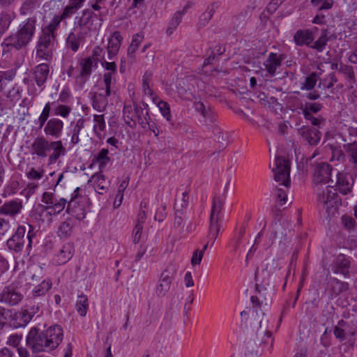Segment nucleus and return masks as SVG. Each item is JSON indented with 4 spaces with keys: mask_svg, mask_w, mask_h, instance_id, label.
I'll use <instances>...</instances> for the list:
<instances>
[{
    "mask_svg": "<svg viewBox=\"0 0 357 357\" xmlns=\"http://www.w3.org/2000/svg\"><path fill=\"white\" fill-rule=\"evenodd\" d=\"M63 339V328L59 325H52L45 330L37 326L31 327L26 336V346L17 348L20 357H30L31 350L33 354H52L56 350Z\"/></svg>",
    "mask_w": 357,
    "mask_h": 357,
    "instance_id": "nucleus-1",
    "label": "nucleus"
},
{
    "mask_svg": "<svg viewBox=\"0 0 357 357\" xmlns=\"http://www.w3.org/2000/svg\"><path fill=\"white\" fill-rule=\"evenodd\" d=\"M336 177L335 189L333 186L328 185L317 190V201L326 211L334 208L339 202L340 199L337 191L343 195L351 193L356 178L351 174L340 172H337Z\"/></svg>",
    "mask_w": 357,
    "mask_h": 357,
    "instance_id": "nucleus-2",
    "label": "nucleus"
},
{
    "mask_svg": "<svg viewBox=\"0 0 357 357\" xmlns=\"http://www.w3.org/2000/svg\"><path fill=\"white\" fill-rule=\"evenodd\" d=\"M37 19L31 17L20 24L17 31L7 37L2 43L3 52L10 51L11 47L21 50L32 40L36 30Z\"/></svg>",
    "mask_w": 357,
    "mask_h": 357,
    "instance_id": "nucleus-3",
    "label": "nucleus"
},
{
    "mask_svg": "<svg viewBox=\"0 0 357 357\" xmlns=\"http://www.w3.org/2000/svg\"><path fill=\"white\" fill-rule=\"evenodd\" d=\"M59 27L51 21L43 26L36 45L37 58L49 61L53 56V50L57 43Z\"/></svg>",
    "mask_w": 357,
    "mask_h": 357,
    "instance_id": "nucleus-4",
    "label": "nucleus"
},
{
    "mask_svg": "<svg viewBox=\"0 0 357 357\" xmlns=\"http://www.w3.org/2000/svg\"><path fill=\"white\" fill-rule=\"evenodd\" d=\"M51 149L53 151L49 155V161L51 163L55 162L66 153V149L61 140L48 141L44 136L35 138L31 144L32 154H36L40 158H46Z\"/></svg>",
    "mask_w": 357,
    "mask_h": 357,
    "instance_id": "nucleus-5",
    "label": "nucleus"
},
{
    "mask_svg": "<svg viewBox=\"0 0 357 357\" xmlns=\"http://www.w3.org/2000/svg\"><path fill=\"white\" fill-rule=\"evenodd\" d=\"M123 116L125 123L131 128H135L138 123L142 128L147 126V119H149L148 111L144 109L132 100V104L126 102L123 109Z\"/></svg>",
    "mask_w": 357,
    "mask_h": 357,
    "instance_id": "nucleus-6",
    "label": "nucleus"
},
{
    "mask_svg": "<svg viewBox=\"0 0 357 357\" xmlns=\"http://www.w3.org/2000/svg\"><path fill=\"white\" fill-rule=\"evenodd\" d=\"M102 24V18L92 10L86 9L82 11L81 15L75 17L73 30L89 36L92 31H96Z\"/></svg>",
    "mask_w": 357,
    "mask_h": 357,
    "instance_id": "nucleus-7",
    "label": "nucleus"
},
{
    "mask_svg": "<svg viewBox=\"0 0 357 357\" xmlns=\"http://www.w3.org/2000/svg\"><path fill=\"white\" fill-rule=\"evenodd\" d=\"M80 188H76L70 195V199L66 206V213L78 220L86 217V207L88 199L79 194Z\"/></svg>",
    "mask_w": 357,
    "mask_h": 357,
    "instance_id": "nucleus-8",
    "label": "nucleus"
},
{
    "mask_svg": "<svg viewBox=\"0 0 357 357\" xmlns=\"http://www.w3.org/2000/svg\"><path fill=\"white\" fill-rule=\"evenodd\" d=\"M38 305H26L11 315V321L14 328H24L38 312Z\"/></svg>",
    "mask_w": 357,
    "mask_h": 357,
    "instance_id": "nucleus-9",
    "label": "nucleus"
},
{
    "mask_svg": "<svg viewBox=\"0 0 357 357\" xmlns=\"http://www.w3.org/2000/svg\"><path fill=\"white\" fill-rule=\"evenodd\" d=\"M223 207V200L220 197H215L213 199L209 226V238L215 240L220 231L219 220L221 211Z\"/></svg>",
    "mask_w": 357,
    "mask_h": 357,
    "instance_id": "nucleus-10",
    "label": "nucleus"
},
{
    "mask_svg": "<svg viewBox=\"0 0 357 357\" xmlns=\"http://www.w3.org/2000/svg\"><path fill=\"white\" fill-rule=\"evenodd\" d=\"M272 171L274 173V179L280 184L285 187L289 186L290 166L287 160L281 157H277L275 160Z\"/></svg>",
    "mask_w": 357,
    "mask_h": 357,
    "instance_id": "nucleus-11",
    "label": "nucleus"
},
{
    "mask_svg": "<svg viewBox=\"0 0 357 357\" xmlns=\"http://www.w3.org/2000/svg\"><path fill=\"white\" fill-rule=\"evenodd\" d=\"M23 298V294L13 284L4 287L0 292V303L9 307L17 305Z\"/></svg>",
    "mask_w": 357,
    "mask_h": 357,
    "instance_id": "nucleus-12",
    "label": "nucleus"
},
{
    "mask_svg": "<svg viewBox=\"0 0 357 357\" xmlns=\"http://www.w3.org/2000/svg\"><path fill=\"white\" fill-rule=\"evenodd\" d=\"M23 207V202L20 199L6 201L0 206V215L9 218L15 224V218L22 213Z\"/></svg>",
    "mask_w": 357,
    "mask_h": 357,
    "instance_id": "nucleus-13",
    "label": "nucleus"
},
{
    "mask_svg": "<svg viewBox=\"0 0 357 357\" xmlns=\"http://www.w3.org/2000/svg\"><path fill=\"white\" fill-rule=\"evenodd\" d=\"M175 272L176 268L172 264L168 265L162 271L155 287V293L158 296H165L168 292Z\"/></svg>",
    "mask_w": 357,
    "mask_h": 357,
    "instance_id": "nucleus-14",
    "label": "nucleus"
},
{
    "mask_svg": "<svg viewBox=\"0 0 357 357\" xmlns=\"http://www.w3.org/2000/svg\"><path fill=\"white\" fill-rule=\"evenodd\" d=\"M333 167L332 166L324 162L317 163L314 166V174H313V182L317 185V188H319L318 185L321 183H326L330 181V178L332 174ZM323 187H321V189ZM318 189H317V190Z\"/></svg>",
    "mask_w": 357,
    "mask_h": 357,
    "instance_id": "nucleus-15",
    "label": "nucleus"
},
{
    "mask_svg": "<svg viewBox=\"0 0 357 357\" xmlns=\"http://www.w3.org/2000/svg\"><path fill=\"white\" fill-rule=\"evenodd\" d=\"M31 75V79L42 91L45 88V84L50 76V66L47 63H40L32 69Z\"/></svg>",
    "mask_w": 357,
    "mask_h": 357,
    "instance_id": "nucleus-16",
    "label": "nucleus"
},
{
    "mask_svg": "<svg viewBox=\"0 0 357 357\" xmlns=\"http://www.w3.org/2000/svg\"><path fill=\"white\" fill-rule=\"evenodd\" d=\"M63 128L64 123L62 120L57 117H52L43 128V132L47 137L59 139L63 134Z\"/></svg>",
    "mask_w": 357,
    "mask_h": 357,
    "instance_id": "nucleus-17",
    "label": "nucleus"
},
{
    "mask_svg": "<svg viewBox=\"0 0 357 357\" xmlns=\"http://www.w3.org/2000/svg\"><path fill=\"white\" fill-rule=\"evenodd\" d=\"M300 139L312 146L318 144L321 139V133L315 128L303 126L298 130Z\"/></svg>",
    "mask_w": 357,
    "mask_h": 357,
    "instance_id": "nucleus-18",
    "label": "nucleus"
},
{
    "mask_svg": "<svg viewBox=\"0 0 357 357\" xmlns=\"http://www.w3.org/2000/svg\"><path fill=\"white\" fill-rule=\"evenodd\" d=\"M285 59L286 55L284 54L269 53L263 63L267 73L271 77L275 76L277 69L281 66L282 62Z\"/></svg>",
    "mask_w": 357,
    "mask_h": 357,
    "instance_id": "nucleus-19",
    "label": "nucleus"
},
{
    "mask_svg": "<svg viewBox=\"0 0 357 357\" xmlns=\"http://www.w3.org/2000/svg\"><path fill=\"white\" fill-rule=\"evenodd\" d=\"M25 233L26 227L22 225L19 226L15 234L7 241V246L8 249L13 250L15 252H21L25 243Z\"/></svg>",
    "mask_w": 357,
    "mask_h": 357,
    "instance_id": "nucleus-20",
    "label": "nucleus"
},
{
    "mask_svg": "<svg viewBox=\"0 0 357 357\" xmlns=\"http://www.w3.org/2000/svg\"><path fill=\"white\" fill-rule=\"evenodd\" d=\"M351 266L350 258L344 255H339L333 261L331 270L334 273L342 274L345 278L349 277Z\"/></svg>",
    "mask_w": 357,
    "mask_h": 357,
    "instance_id": "nucleus-21",
    "label": "nucleus"
},
{
    "mask_svg": "<svg viewBox=\"0 0 357 357\" xmlns=\"http://www.w3.org/2000/svg\"><path fill=\"white\" fill-rule=\"evenodd\" d=\"M75 249L73 243L64 244L54 255V261L56 265H62L67 263L73 256Z\"/></svg>",
    "mask_w": 357,
    "mask_h": 357,
    "instance_id": "nucleus-22",
    "label": "nucleus"
},
{
    "mask_svg": "<svg viewBox=\"0 0 357 357\" xmlns=\"http://www.w3.org/2000/svg\"><path fill=\"white\" fill-rule=\"evenodd\" d=\"M80 72L77 75V79L85 82L90 77L93 70L98 68L96 61H93L90 58H84L79 62Z\"/></svg>",
    "mask_w": 357,
    "mask_h": 357,
    "instance_id": "nucleus-23",
    "label": "nucleus"
},
{
    "mask_svg": "<svg viewBox=\"0 0 357 357\" xmlns=\"http://www.w3.org/2000/svg\"><path fill=\"white\" fill-rule=\"evenodd\" d=\"M86 37L84 34L73 29L66 38V46L73 52H76L80 45L85 43Z\"/></svg>",
    "mask_w": 357,
    "mask_h": 357,
    "instance_id": "nucleus-24",
    "label": "nucleus"
},
{
    "mask_svg": "<svg viewBox=\"0 0 357 357\" xmlns=\"http://www.w3.org/2000/svg\"><path fill=\"white\" fill-rule=\"evenodd\" d=\"M333 333L339 341L342 342L348 337H353L355 335V331L351 329L349 323L341 320L335 326Z\"/></svg>",
    "mask_w": 357,
    "mask_h": 357,
    "instance_id": "nucleus-25",
    "label": "nucleus"
},
{
    "mask_svg": "<svg viewBox=\"0 0 357 357\" xmlns=\"http://www.w3.org/2000/svg\"><path fill=\"white\" fill-rule=\"evenodd\" d=\"M110 96L100 90L94 92L91 97L93 108L99 112H103L108 105V98Z\"/></svg>",
    "mask_w": 357,
    "mask_h": 357,
    "instance_id": "nucleus-26",
    "label": "nucleus"
},
{
    "mask_svg": "<svg viewBox=\"0 0 357 357\" xmlns=\"http://www.w3.org/2000/svg\"><path fill=\"white\" fill-rule=\"evenodd\" d=\"M314 39L313 32L310 29L298 30L294 36V41L298 46L304 45L310 47V44Z\"/></svg>",
    "mask_w": 357,
    "mask_h": 357,
    "instance_id": "nucleus-27",
    "label": "nucleus"
},
{
    "mask_svg": "<svg viewBox=\"0 0 357 357\" xmlns=\"http://www.w3.org/2000/svg\"><path fill=\"white\" fill-rule=\"evenodd\" d=\"M79 8L78 6L70 3L63 8L61 15H55L50 21L59 28L61 22L71 17Z\"/></svg>",
    "mask_w": 357,
    "mask_h": 357,
    "instance_id": "nucleus-28",
    "label": "nucleus"
},
{
    "mask_svg": "<svg viewBox=\"0 0 357 357\" xmlns=\"http://www.w3.org/2000/svg\"><path fill=\"white\" fill-rule=\"evenodd\" d=\"M343 149L348 157L349 163L357 171V142L344 144Z\"/></svg>",
    "mask_w": 357,
    "mask_h": 357,
    "instance_id": "nucleus-29",
    "label": "nucleus"
},
{
    "mask_svg": "<svg viewBox=\"0 0 357 357\" xmlns=\"http://www.w3.org/2000/svg\"><path fill=\"white\" fill-rule=\"evenodd\" d=\"M219 7L218 2H213L208 5L205 10L199 17L197 26L199 28L204 27L211 20L216 9Z\"/></svg>",
    "mask_w": 357,
    "mask_h": 357,
    "instance_id": "nucleus-30",
    "label": "nucleus"
},
{
    "mask_svg": "<svg viewBox=\"0 0 357 357\" xmlns=\"http://www.w3.org/2000/svg\"><path fill=\"white\" fill-rule=\"evenodd\" d=\"M91 181L93 182V187L99 194L102 195L107 191L109 181H106L105 176L101 172L94 174Z\"/></svg>",
    "mask_w": 357,
    "mask_h": 357,
    "instance_id": "nucleus-31",
    "label": "nucleus"
},
{
    "mask_svg": "<svg viewBox=\"0 0 357 357\" xmlns=\"http://www.w3.org/2000/svg\"><path fill=\"white\" fill-rule=\"evenodd\" d=\"M349 288L347 282H342L337 278L331 279L329 283V291L332 298L336 297L343 291H346Z\"/></svg>",
    "mask_w": 357,
    "mask_h": 357,
    "instance_id": "nucleus-32",
    "label": "nucleus"
},
{
    "mask_svg": "<svg viewBox=\"0 0 357 357\" xmlns=\"http://www.w3.org/2000/svg\"><path fill=\"white\" fill-rule=\"evenodd\" d=\"M74 223L71 218H67L61 222L58 228V236L61 238H69L73 231Z\"/></svg>",
    "mask_w": 357,
    "mask_h": 357,
    "instance_id": "nucleus-33",
    "label": "nucleus"
},
{
    "mask_svg": "<svg viewBox=\"0 0 357 357\" xmlns=\"http://www.w3.org/2000/svg\"><path fill=\"white\" fill-rule=\"evenodd\" d=\"M93 130L96 135L98 139H102L103 137V135L102 132L105 130L106 125L104 119V115L102 114H95L93 115Z\"/></svg>",
    "mask_w": 357,
    "mask_h": 357,
    "instance_id": "nucleus-34",
    "label": "nucleus"
},
{
    "mask_svg": "<svg viewBox=\"0 0 357 357\" xmlns=\"http://www.w3.org/2000/svg\"><path fill=\"white\" fill-rule=\"evenodd\" d=\"M40 3L41 0H25L20 9V13L22 15H30L40 7Z\"/></svg>",
    "mask_w": 357,
    "mask_h": 357,
    "instance_id": "nucleus-35",
    "label": "nucleus"
},
{
    "mask_svg": "<svg viewBox=\"0 0 357 357\" xmlns=\"http://www.w3.org/2000/svg\"><path fill=\"white\" fill-rule=\"evenodd\" d=\"M14 13L2 12L0 15V36L5 33L9 29L12 21L15 19Z\"/></svg>",
    "mask_w": 357,
    "mask_h": 357,
    "instance_id": "nucleus-36",
    "label": "nucleus"
},
{
    "mask_svg": "<svg viewBox=\"0 0 357 357\" xmlns=\"http://www.w3.org/2000/svg\"><path fill=\"white\" fill-rule=\"evenodd\" d=\"M115 84L114 75L112 73H106L103 75V84L104 86L100 88V91L105 92L107 94H115V91L113 89V86Z\"/></svg>",
    "mask_w": 357,
    "mask_h": 357,
    "instance_id": "nucleus-37",
    "label": "nucleus"
},
{
    "mask_svg": "<svg viewBox=\"0 0 357 357\" xmlns=\"http://www.w3.org/2000/svg\"><path fill=\"white\" fill-rule=\"evenodd\" d=\"M329 31L327 29H324L319 38L310 45V47L316 50L319 52H322L327 45L328 41L330 40Z\"/></svg>",
    "mask_w": 357,
    "mask_h": 357,
    "instance_id": "nucleus-38",
    "label": "nucleus"
},
{
    "mask_svg": "<svg viewBox=\"0 0 357 357\" xmlns=\"http://www.w3.org/2000/svg\"><path fill=\"white\" fill-rule=\"evenodd\" d=\"M88 308H89L88 297L86 295H84V294H81L77 297V299L76 301V305H75V309H76L77 313L81 317H85L87 313Z\"/></svg>",
    "mask_w": 357,
    "mask_h": 357,
    "instance_id": "nucleus-39",
    "label": "nucleus"
},
{
    "mask_svg": "<svg viewBox=\"0 0 357 357\" xmlns=\"http://www.w3.org/2000/svg\"><path fill=\"white\" fill-rule=\"evenodd\" d=\"M52 285L50 280H44L39 284L34 287L32 290V295L34 297H39L46 294Z\"/></svg>",
    "mask_w": 357,
    "mask_h": 357,
    "instance_id": "nucleus-40",
    "label": "nucleus"
},
{
    "mask_svg": "<svg viewBox=\"0 0 357 357\" xmlns=\"http://www.w3.org/2000/svg\"><path fill=\"white\" fill-rule=\"evenodd\" d=\"M337 82V79L334 73H330L324 78L320 79L318 87L321 89H330L333 87L334 84Z\"/></svg>",
    "mask_w": 357,
    "mask_h": 357,
    "instance_id": "nucleus-41",
    "label": "nucleus"
},
{
    "mask_svg": "<svg viewBox=\"0 0 357 357\" xmlns=\"http://www.w3.org/2000/svg\"><path fill=\"white\" fill-rule=\"evenodd\" d=\"M72 108L62 103L55 102V106L52 109V114L54 116H59L62 118H68L71 112Z\"/></svg>",
    "mask_w": 357,
    "mask_h": 357,
    "instance_id": "nucleus-42",
    "label": "nucleus"
},
{
    "mask_svg": "<svg viewBox=\"0 0 357 357\" xmlns=\"http://www.w3.org/2000/svg\"><path fill=\"white\" fill-rule=\"evenodd\" d=\"M123 38L119 31H114L109 40L107 49L118 51L121 45Z\"/></svg>",
    "mask_w": 357,
    "mask_h": 357,
    "instance_id": "nucleus-43",
    "label": "nucleus"
},
{
    "mask_svg": "<svg viewBox=\"0 0 357 357\" xmlns=\"http://www.w3.org/2000/svg\"><path fill=\"white\" fill-rule=\"evenodd\" d=\"M153 74L150 71H146L144 73L142 77V91L144 95H152L153 90L150 86V83L152 80Z\"/></svg>",
    "mask_w": 357,
    "mask_h": 357,
    "instance_id": "nucleus-44",
    "label": "nucleus"
},
{
    "mask_svg": "<svg viewBox=\"0 0 357 357\" xmlns=\"http://www.w3.org/2000/svg\"><path fill=\"white\" fill-rule=\"evenodd\" d=\"M319 79V75L313 72L310 73L308 76L305 77L304 82L302 83V89L305 90H311L316 85Z\"/></svg>",
    "mask_w": 357,
    "mask_h": 357,
    "instance_id": "nucleus-45",
    "label": "nucleus"
},
{
    "mask_svg": "<svg viewBox=\"0 0 357 357\" xmlns=\"http://www.w3.org/2000/svg\"><path fill=\"white\" fill-rule=\"evenodd\" d=\"M108 153L109 151L107 149H102L94 156V160L98 162L100 168H104L110 161Z\"/></svg>",
    "mask_w": 357,
    "mask_h": 357,
    "instance_id": "nucleus-46",
    "label": "nucleus"
},
{
    "mask_svg": "<svg viewBox=\"0 0 357 357\" xmlns=\"http://www.w3.org/2000/svg\"><path fill=\"white\" fill-rule=\"evenodd\" d=\"M143 40V36L140 33H136L132 38V42L128 48V55L132 56L137 50L140 43Z\"/></svg>",
    "mask_w": 357,
    "mask_h": 357,
    "instance_id": "nucleus-47",
    "label": "nucleus"
},
{
    "mask_svg": "<svg viewBox=\"0 0 357 357\" xmlns=\"http://www.w3.org/2000/svg\"><path fill=\"white\" fill-rule=\"evenodd\" d=\"M14 225L9 218L0 215V238L6 235Z\"/></svg>",
    "mask_w": 357,
    "mask_h": 357,
    "instance_id": "nucleus-48",
    "label": "nucleus"
},
{
    "mask_svg": "<svg viewBox=\"0 0 357 357\" xmlns=\"http://www.w3.org/2000/svg\"><path fill=\"white\" fill-rule=\"evenodd\" d=\"M211 53L204 60V65H209L213 62L216 55H221L225 52V47H222L220 45H216L213 50L210 47Z\"/></svg>",
    "mask_w": 357,
    "mask_h": 357,
    "instance_id": "nucleus-49",
    "label": "nucleus"
},
{
    "mask_svg": "<svg viewBox=\"0 0 357 357\" xmlns=\"http://www.w3.org/2000/svg\"><path fill=\"white\" fill-rule=\"evenodd\" d=\"M310 2L318 10H329L334 4V0H311Z\"/></svg>",
    "mask_w": 357,
    "mask_h": 357,
    "instance_id": "nucleus-50",
    "label": "nucleus"
},
{
    "mask_svg": "<svg viewBox=\"0 0 357 357\" xmlns=\"http://www.w3.org/2000/svg\"><path fill=\"white\" fill-rule=\"evenodd\" d=\"M183 16V15L179 11H177L174 14L169 23L167 30V33L171 34L177 28L182 20Z\"/></svg>",
    "mask_w": 357,
    "mask_h": 357,
    "instance_id": "nucleus-51",
    "label": "nucleus"
},
{
    "mask_svg": "<svg viewBox=\"0 0 357 357\" xmlns=\"http://www.w3.org/2000/svg\"><path fill=\"white\" fill-rule=\"evenodd\" d=\"M207 247H208V243L205 244L202 249L197 248L193 252L192 256V258L190 260L191 264L193 266L200 264V263L202 260L204 254L206 250L207 249Z\"/></svg>",
    "mask_w": 357,
    "mask_h": 357,
    "instance_id": "nucleus-52",
    "label": "nucleus"
},
{
    "mask_svg": "<svg viewBox=\"0 0 357 357\" xmlns=\"http://www.w3.org/2000/svg\"><path fill=\"white\" fill-rule=\"evenodd\" d=\"M162 115V116L168 121L170 122L172 120V115L170 112L169 105L165 102H159L157 106Z\"/></svg>",
    "mask_w": 357,
    "mask_h": 357,
    "instance_id": "nucleus-53",
    "label": "nucleus"
},
{
    "mask_svg": "<svg viewBox=\"0 0 357 357\" xmlns=\"http://www.w3.org/2000/svg\"><path fill=\"white\" fill-rule=\"evenodd\" d=\"M339 71L345 76L346 79L350 81H354L355 75L351 66L341 63L340 64Z\"/></svg>",
    "mask_w": 357,
    "mask_h": 357,
    "instance_id": "nucleus-54",
    "label": "nucleus"
},
{
    "mask_svg": "<svg viewBox=\"0 0 357 357\" xmlns=\"http://www.w3.org/2000/svg\"><path fill=\"white\" fill-rule=\"evenodd\" d=\"M256 291L259 294V296H252L250 298V301L252 304L253 308H255V312L257 314V308L261 307L263 301H260V298L262 297L261 287L259 284H256Z\"/></svg>",
    "mask_w": 357,
    "mask_h": 357,
    "instance_id": "nucleus-55",
    "label": "nucleus"
},
{
    "mask_svg": "<svg viewBox=\"0 0 357 357\" xmlns=\"http://www.w3.org/2000/svg\"><path fill=\"white\" fill-rule=\"evenodd\" d=\"M174 209H175V218H174V227H181L183 226V211H182V209H180L178 206V202L175 203L174 204Z\"/></svg>",
    "mask_w": 357,
    "mask_h": 357,
    "instance_id": "nucleus-56",
    "label": "nucleus"
},
{
    "mask_svg": "<svg viewBox=\"0 0 357 357\" xmlns=\"http://www.w3.org/2000/svg\"><path fill=\"white\" fill-rule=\"evenodd\" d=\"M322 108V105L321 103L318 102H307L304 105V107H302L301 109L303 112H308V113H317L319 112Z\"/></svg>",
    "mask_w": 357,
    "mask_h": 357,
    "instance_id": "nucleus-57",
    "label": "nucleus"
},
{
    "mask_svg": "<svg viewBox=\"0 0 357 357\" xmlns=\"http://www.w3.org/2000/svg\"><path fill=\"white\" fill-rule=\"evenodd\" d=\"M19 189V183L16 181H10L5 188L3 196L7 197L15 194Z\"/></svg>",
    "mask_w": 357,
    "mask_h": 357,
    "instance_id": "nucleus-58",
    "label": "nucleus"
},
{
    "mask_svg": "<svg viewBox=\"0 0 357 357\" xmlns=\"http://www.w3.org/2000/svg\"><path fill=\"white\" fill-rule=\"evenodd\" d=\"M147 203L144 200L140 203V210L137 215V223H141L142 225L146 218V211Z\"/></svg>",
    "mask_w": 357,
    "mask_h": 357,
    "instance_id": "nucleus-59",
    "label": "nucleus"
},
{
    "mask_svg": "<svg viewBox=\"0 0 357 357\" xmlns=\"http://www.w3.org/2000/svg\"><path fill=\"white\" fill-rule=\"evenodd\" d=\"M68 201L65 198H60L59 200H56L52 205L51 208L56 211V213L59 214L65 208Z\"/></svg>",
    "mask_w": 357,
    "mask_h": 357,
    "instance_id": "nucleus-60",
    "label": "nucleus"
},
{
    "mask_svg": "<svg viewBox=\"0 0 357 357\" xmlns=\"http://www.w3.org/2000/svg\"><path fill=\"white\" fill-rule=\"evenodd\" d=\"M22 340V334H13L10 335L7 340V344L9 346L17 348L20 347V344L21 343V341Z\"/></svg>",
    "mask_w": 357,
    "mask_h": 357,
    "instance_id": "nucleus-61",
    "label": "nucleus"
},
{
    "mask_svg": "<svg viewBox=\"0 0 357 357\" xmlns=\"http://www.w3.org/2000/svg\"><path fill=\"white\" fill-rule=\"evenodd\" d=\"M245 233V229L244 227H241L239 231L235 235L234 238L231 241V245L234 250H237L238 246L241 244V239L243 237Z\"/></svg>",
    "mask_w": 357,
    "mask_h": 357,
    "instance_id": "nucleus-62",
    "label": "nucleus"
},
{
    "mask_svg": "<svg viewBox=\"0 0 357 357\" xmlns=\"http://www.w3.org/2000/svg\"><path fill=\"white\" fill-rule=\"evenodd\" d=\"M51 208H52L51 205L45 206L43 204H39V205H38L37 208H36V211L37 212L40 213V215L44 213H46L47 215L50 217L58 215V213H56V211H54V209H52Z\"/></svg>",
    "mask_w": 357,
    "mask_h": 357,
    "instance_id": "nucleus-63",
    "label": "nucleus"
},
{
    "mask_svg": "<svg viewBox=\"0 0 357 357\" xmlns=\"http://www.w3.org/2000/svg\"><path fill=\"white\" fill-rule=\"evenodd\" d=\"M167 211H166V206L165 204H162L159 208H157L154 219L156 221L158 222H162L167 217Z\"/></svg>",
    "mask_w": 357,
    "mask_h": 357,
    "instance_id": "nucleus-64",
    "label": "nucleus"
}]
</instances>
